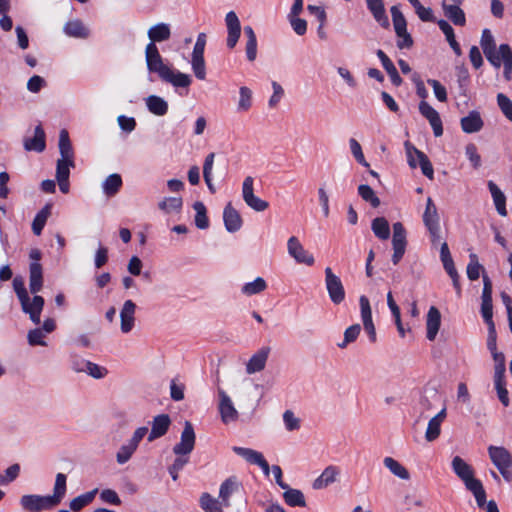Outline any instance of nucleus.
Listing matches in <instances>:
<instances>
[{"label":"nucleus","instance_id":"f257e3e1","mask_svg":"<svg viewBox=\"0 0 512 512\" xmlns=\"http://www.w3.org/2000/svg\"><path fill=\"white\" fill-rule=\"evenodd\" d=\"M145 60L149 73L157 74L158 77L174 87L187 88L192 83L190 75L174 70L166 64L154 43H148L145 48Z\"/></svg>","mask_w":512,"mask_h":512},{"label":"nucleus","instance_id":"f03ea898","mask_svg":"<svg viewBox=\"0 0 512 512\" xmlns=\"http://www.w3.org/2000/svg\"><path fill=\"white\" fill-rule=\"evenodd\" d=\"M451 467L466 489L474 495L477 505L483 507L486 504V492L481 481L474 477L472 466L460 456H455L451 461Z\"/></svg>","mask_w":512,"mask_h":512},{"label":"nucleus","instance_id":"7ed1b4c3","mask_svg":"<svg viewBox=\"0 0 512 512\" xmlns=\"http://www.w3.org/2000/svg\"><path fill=\"white\" fill-rule=\"evenodd\" d=\"M12 285L20 302L22 312L28 315L29 319L35 325H39L41 322V313L45 304L44 298L40 295H34L31 298L21 276H16L13 279Z\"/></svg>","mask_w":512,"mask_h":512},{"label":"nucleus","instance_id":"20e7f679","mask_svg":"<svg viewBox=\"0 0 512 512\" xmlns=\"http://www.w3.org/2000/svg\"><path fill=\"white\" fill-rule=\"evenodd\" d=\"M206 42V34L203 32L199 33L191 54V69L195 77L199 80H204L206 78V64L204 59Z\"/></svg>","mask_w":512,"mask_h":512},{"label":"nucleus","instance_id":"39448f33","mask_svg":"<svg viewBox=\"0 0 512 512\" xmlns=\"http://www.w3.org/2000/svg\"><path fill=\"white\" fill-rule=\"evenodd\" d=\"M19 505L24 512H43L56 506L48 495L24 494L19 499Z\"/></svg>","mask_w":512,"mask_h":512},{"label":"nucleus","instance_id":"423d86ee","mask_svg":"<svg viewBox=\"0 0 512 512\" xmlns=\"http://www.w3.org/2000/svg\"><path fill=\"white\" fill-rule=\"evenodd\" d=\"M325 287L331 302L335 305L342 303L345 299V289L339 276L330 267H326Z\"/></svg>","mask_w":512,"mask_h":512},{"label":"nucleus","instance_id":"0eeeda50","mask_svg":"<svg viewBox=\"0 0 512 512\" xmlns=\"http://www.w3.org/2000/svg\"><path fill=\"white\" fill-rule=\"evenodd\" d=\"M480 47L488 60V62L495 68L499 69L501 67L500 61V46L498 49L496 48V42L492 32L489 29H484L482 31L481 39H480Z\"/></svg>","mask_w":512,"mask_h":512},{"label":"nucleus","instance_id":"6e6552de","mask_svg":"<svg viewBox=\"0 0 512 512\" xmlns=\"http://www.w3.org/2000/svg\"><path fill=\"white\" fill-rule=\"evenodd\" d=\"M242 198L251 209L262 212L269 207V203L254 194V179L247 176L242 183Z\"/></svg>","mask_w":512,"mask_h":512},{"label":"nucleus","instance_id":"1a4fd4ad","mask_svg":"<svg viewBox=\"0 0 512 512\" xmlns=\"http://www.w3.org/2000/svg\"><path fill=\"white\" fill-rule=\"evenodd\" d=\"M392 246L393 255L391 260L394 265H397L403 258L407 246L406 230L401 222L393 224Z\"/></svg>","mask_w":512,"mask_h":512},{"label":"nucleus","instance_id":"9d476101","mask_svg":"<svg viewBox=\"0 0 512 512\" xmlns=\"http://www.w3.org/2000/svg\"><path fill=\"white\" fill-rule=\"evenodd\" d=\"M195 432L192 424L185 422L184 429L181 432L180 442L173 447V452L177 456H187L193 451L195 446Z\"/></svg>","mask_w":512,"mask_h":512},{"label":"nucleus","instance_id":"9b49d317","mask_svg":"<svg viewBox=\"0 0 512 512\" xmlns=\"http://www.w3.org/2000/svg\"><path fill=\"white\" fill-rule=\"evenodd\" d=\"M232 450L249 464L259 466L266 477L270 475L269 464L261 452L240 446H234Z\"/></svg>","mask_w":512,"mask_h":512},{"label":"nucleus","instance_id":"f8f14e48","mask_svg":"<svg viewBox=\"0 0 512 512\" xmlns=\"http://www.w3.org/2000/svg\"><path fill=\"white\" fill-rule=\"evenodd\" d=\"M288 254L298 263L312 266L315 263L314 256L309 253L299 239L295 236H291L287 241Z\"/></svg>","mask_w":512,"mask_h":512},{"label":"nucleus","instance_id":"ddd939ff","mask_svg":"<svg viewBox=\"0 0 512 512\" xmlns=\"http://www.w3.org/2000/svg\"><path fill=\"white\" fill-rule=\"evenodd\" d=\"M217 392L219 397L218 410L222 422L228 424L236 421L239 417V413L234 407L230 396L221 388H218Z\"/></svg>","mask_w":512,"mask_h":512},{"label":"nucleus","instance_id":"4468645a","mask_svg":"<svg viewBox=\"0 0 512 512\" xmlns=\"http://www.w3.org/2000/svg\"><path fill=\"white\" fill-rule=\"evenodd\" d=\"M56 329L55 320L47 318L41 327L30 330L27 334V341L30 346H47L45 341L46 335L52 333Z\"/></svg>","mask_w":512,"mask_h":512},{"label":"nucleus","instance_id":"2eb2a0df","mask_svg":"<svg viewBox=\"0 0 512 512\" xmlns=\"http://www.w3.org/2000/svg\"><path fill=\"white\" fill-rule=\"evenodd\" d=\"M360 316L363 323V328L368 334L369 340L375 343L377 340L376 329L372 319V310L367 296L361 295L359 298Z\"/></svg>","mask_w":512,"mask_h":512},{"label":"nucleus","instance_id":"dca6fc26","mask_svg":"<svg viewBox=\"0 0 512 512\" xmlns=\"http://www.w3.org/2000/svg\"><path fill=\"white\" fill-rule=\"evenodd\" d=\"M242 490V483L236 476H230L224 480L219 488V499L228 508L231 505V497Z\"/></svg>","mask_w":512,"mask_h":512},{"label":"nucleus","instance_id":"f3484780","mask_svg":"<svg viewBox=\"0 0 512 512\" xmlns=\"http://www.w3.org/2000/svg\"><path fill=\"white\" fill-rule=\"evenodd\" d=\"M269 354V347H261L257 350L245 364L246 373L252 375L263 371L266 367Z\"/></svg>","mask_w":512,"mask_h":512},{"label":"nucleus","instance_id":"a211bd4d","mask_svg":"<svg viewBox=\"0 0 512 512\" xmlns=\"http://www.w3.org/2000/svg\"><path fill=\"white\" fill-rule=\"evenodd\" d=\"M136 304L132 300H126L120 310V330L128 334L135 326Z\"/></svg>","mask_w":512,"mask_h":512},{"label":"nucleus","instance_id":"6ab92c4d","mask_svg":"<svg viewBox=\"0 0 512 512\" xmlns=\"http://www.w3.org/2000/svg\"><path fill=\"white\" fill-rule=\"evenodd\" d=\"M419 112L429 121L434 135L436 137L441 136L443 134V126L439 113L424 100L419 104Z\"/></svg>","mask_w":512,"mask_h":512},{"label":"nucleus","instance_id":"aec40b11","mask_svg":"<svg viewBox=\"0 0 512 512\" xmlns=\"http://www.w3.org/2000/svg\"><path fill=\"white\" fill-rule=\"evenodd\" d=\"M23 146L26 151L41 153L46 149V134L41 124L34 129L33 137H25Z\"/></svg>","mask_w":512,"mask_h":512},{"label":"nucleus","instance_id":"412c9836","mask_svg":"<svg viewBox=\"0 0 512 512\" xmlns=\"http://www.w3.org/2000/svg\"><path fill=\"white\" fill-rule=\"evenodd\" d=\"M225 22L227 26V46L232 49L236 46L240 34H241V25L238 16L234 11H230L226 14Z\"/></svg>","mask_w":512,"mask_h":512},{"label":"nucleus","instance_id":"4be33fe9","mask_svg":"<svg viewBox=\"0 0 512 512\" xmlns=\"http://www.w3.org/2000/svg\"><path fill=\"white\" fill-rule=\"evenodd\" d=\"M223 221L224 226L229 233L239 231L243 224L239 212L231 205V203H228L224 208Z\"/></svg>","mask_w":512,"mask_h":512},{"label":"nucleus","instance_id":"5701e85b","mask_svg":"<svg viewBox=\"0 0 512 512\" xmlns=\"http://www.w3.org/2000/svg\"><path fill=\"white\" fill-rule=\"evenodd\" d=\"M488 454L497 469L504 468V466H512V456L506 448L490 445L488 447Z\"/></svg>","mask_w":512,"mask_h":512},{"label":"nucleus","instance_id":"b1692460","mask_svg":"<svg viewBox=\"0 0 512 512\" xmlns=\"http://www.w3.org/2000/svg\"><path fill=\"white\" fill-rule=\"evenodd\" d=\"M441 326V314L438 308L431 306L426 316V337L434 341Z\"/></svg>","mask_w":512,"mask_h":512},{"label":"nucleus","instance_id":"393cba45","mask_svg":"<svg viewBox=\"0 0 512 512\" xmlns=\"http://www.w3.org/2000/svg\"><path fill=\"white\" fill-rule=\"evenodd\" d=\"M63 32L66 36L76 39H87L91 33L90 29L80 19L66 22L63 26Z\"/></svg>","mask_w":512,"mask_h":512},{"label":"nucleus","instance_id":"a878e982","mask_svg":"<svg viewBox=\"0 0 512 512\" xmlns=\"http://www.w3.org/2000/svg\"><path fill=\"white\" fill-rule=\"evenodd\" d=\"M171 424L170 417L167 414H159L153 418L152 428L148 435V441L152 442L157 438L164 436Z\"/></svg>","mask_w":512,"mask_h":512},{"label":"nucleus","instance_id":"bb28decb","mask_svg":"<svg viewBox=\"0 0 512 512\" xmlns=\"http://www.w3.org/2000/svg\"><path fill=\"white\" fill-rule=\"evenodd\" d=\"M340 475V469L337 466L329 465L327 466L323 472L317 477L312 486L316 490L324 489L329 485L336 482L337 477Z\"/></svg>","mask_w":512,"mask_h":512},{"label":"nucleus","instance_id":"cd10ccee","mask_svg":"<svg viewBox=\"0 0 512 512\" xmlns=\"http://www.w3.org/2000/svg\"><path fill=\"white\" fill-rule=\"evenodd\" d=\"M446 408L444 407L440 412H438L434 417H432L427 425V429L425 432V439L428 442H432L436 440L441 433V425L446 418Z\"/></svg>","mask_w":512,"mask_h":512},{"label":"nucleus","instance_id":"c85d7f7f","mask_svg":"<svg viewBox=\"0 0 512 512\" xmlns=\"http://www.w3.org/2000/svg\"><path fill=\"white\" fill-rule=\"evenodd\" d=\"M43 288V270L40 263L31 262L29 265V290L37 295Z\"/></svg>","mask_w":512,"mask_h":512},{"label":"nucleus","instance_id":"c756f323","mask_svg":"<svg viewBox=\"0 0 512 512\" xmlns=\"http://www.w3.org/2000/svg\"><path fill=\"white\" fill-rule=\"evenodd\" d=\"M460 124L463 132L467 134L479 132L484 126L481 115L476 110L470 111L467 116L463 117Z\"/></svg>","mask_w":512,"mask_h":512},{"label":"nucleus","instance_id":"7c9ffc66","mask_svg":"<svg viewBox=\"0 0 512 512\" xmlns=\"http://www.w3.org/2000/svg\"><path fill=\"white\" fill-rule=\"evenodd\" d=\"M367 8L374 19L384 28L389 26V19L385 11L383 0H366Z\"/></svg>","mask_w":512,"mask_h":512},{"label":"nucleus","instance_id":"2f4dec72","mask_svg":"<svg viewBox=\"0 0 512 512\" xmlns=\"http://www.w3.org/2000/svg\"><path fill=\"white\" fill-rule=\"evenodd\" d=\"M145 105L150 113L155 116H164L168 112V102L157 95H150L145 98Z\"/></svg>","mask_w":512,"mask_h":512},{"label":"nucleus","instance_id":"473e14b6","mask_svg":"<svg viewBox=\"0 0 512 512\" xmlns=\"http://www.w3.org/2000/svg\"><path fill=\"white\" fill-rule=\"evenodd\" d=\"M442 9L445 16L455 25L464 26L466 23V17L464 11L460 8V5L447 4L445 1L442 3Z\"/></svg>","mask_w":512,"mask_h":512},{"label":"nucleus","instance_id":"72a5a7b5","mask_svg":"<svg viewBox=\"0 0 512 512\" xmlns=\"http://www.w3.org/2000/svg\"><path fill=\"white\" fill-rule=\"evenodd\" d=\"M487 186L493 198L497 212L501 216H507L506 197L504 193L493 181H488Z\"/></svg>","mask_w":512,"mask_h":512},{"label":"nucleus","instance_id":"f704fd0d","mask_svg":"<svg viewBox=\"0 0 512 512\" xmlns=\"http://www.w3.org/2000/svg\"><path fill=\"white\" fill-rule=\"evenodd\" d=\"M66 475L63 473H58L55 477V483L53 488V494L48 495L50 500L53 502L55 506H58L63 498L66 495L67 485H66Z\"/></svg>","mask_w":512,"mask_h":512},{"label":"nucleus","instance_id":"c9c22d12","mask_svg":"<svg viewBox=\"0 0 512 512\" xmlns=\"http://www.w3.org/2000/svg\"><path fill=\"white\" fill-rule=\"evenodd\" d=\"M199 505L204 512H223L224 508H226L219 497L215 498L208 492L200 495Z\"/></svg>","mask_w":512,"mask_h":512},{"label":"nucleus","instance_id":"e433bc0d","mask_svg":"<svg viewBox=\"0 0 512 512\" xmlns=\"http://www.w3.org/2000/svg\"><path fill=\"white\" fill-rule=\"evenodd\" d=\"M148 37L150 39V43L163 42L170 38L171 30L170 25L167 23H158L152 26L148 30Z\"/></svg>","mask_w":512,"mask_h":512},{"label":"nucleus","instance_id":"4c0bfd02","mask_svg":"<svg viewBox=\"0 0 512 512\" xmlns=\"http://www.w3.org/2000/svg\"><path fill=\"white\" fill-rule=\"evenodd\" d=\"M377 57L382 63L383 68L386 70L387 74L389 75L391 82L399 86L402 83V78L400 77L396 67L394 66L393 62L389 59V57L382 51L377 50L376 52Z\"/></svg>","mask_w":512,"mask_h":512},{"label":"nucleus","instance_id":"58836bf2","mask_svg":"<svg viewBox=\"0 0 512 512\" xmlns=\"http://www.w3.org/2000/svg\"><path fill=\"white\" fill-rule=\"evenodd\" d=\"M52 204L47 203L45 206L37 212L32 222V231L35 235L39 236L42 233L43 228L46 225V222L51 215Z\"/></svg>","mask_w":512,"mask_h":512},{"label":"nucleus","instance_id":"ea45409f","mask_svg":"<svg viewBox=\"0 0 512 512\" xmlns=\"http://www.w3.org/2000/svg\"><path fill=\"white\" fill-rule=\"evenodd\" d=\"M384 466L396 477L402 480H409V471L397 460L392 457H385L383 460Z\"/></svg>","mask_w":512,"mask_h":512},{"label":"nucleus","instance_id":"a19ab883","mask_svg":"<svg viewBox=\"0 0 512 512\" xmlns=\"http://www.w3.org/2000/svg\"><path fill=\"white\" fill-rule=\"evenodd\" d=\"M285 492L283 493L284 501L287 505L291 507H305L306 501L304 494L298 490L293 489L288 486V488L284 489Z\"/></svg>","mask_w":512,"mask_h":512},{"label":"nucleus","instance_id":"79ce46f5","mask_svg":"<svg viewBox=\"0 0 512 512\" xmlns=\"http://www.w3.org/2000/svg\"><path fill=\"white\" fill-rule=\"evenodd\" d=\"M122 186V178L119 174L114 173L109 175L102 183V190L108 197L114 196L118 193Z\"/></svg>","mask_w":512,"mask_h":512},{"label":"nucleus","instance_id":"37998d69","mask_svg":"<svg viewBox=\"0 0 512 512\" xmlns=\"http://www.w3.org/2000/svg\"><path fill=\"white\" fill-rule=\"evenodd\" d=\"M374 235L380 240H387L390 237L389 222L384 217H376L371 223Z\"/></svg>","mask_w":512,"mask_h":512},{"label":"nucleus","instance_id":"c03bdc74","mask_svg":"<svg viewBox=\"0 0 512 512\" xmlns=\"http://www.w3.org/2000/svg\"><path fill=\"white\" fill-rule=\"evenodd\" d=\"M59 152L61 155L60 159L74 160L72 144L66 130H61L59 134Z\"/></svg>","mask_w":512,"mask_h":512},{"label":"nucleus","instance_id":"a18cd8bd","mask_svg":"<svg viewBox=\"0 0 512 512\" xmlns=\"http://www.w3.org/2000/svg\"><path fill=\"white\" fill-rule=\"evenodd\" d=\"M500 54L501 65L504 67V78L510 80L512 74V50L510 46L508 44H501Z\"/></svg>","mask_w":512,"mask_h":512},{"label":"nucleus","instance_id":"49530a36","mask_svg":"<svg viewBox=\"0 0 512 512\" xmlns=\"http://www.w3.org/2000/svg\"><path fill=\"white\" fill-rule=\"evenodd\" d=\"M266 288H267V283H266L265 279L262 277H257L253 281L245 283L241 287V293L245 296L250 297L253 295L260 294Z\"/></svg>","mask_w":512,"mask_h":512},{"label":"nucleus","instance_id":"de8ad7c7","mask_svg":"<svg viewBox=\"0 0 512 512\" xmlns=\"http://www.w3.org/2000/svg\"><path fill=\"white\" fill-rule=\"evenodd\" d=\"M423 222L426 227L440 225L437 207L430 197L427 198L426 208L423 214Z\"/></svg>","mask_w":512,"mask_h":512},{"label":"nucleus","instance_id":"09e8293b","mask_svg":"<svg viewBox=\"0 0 512 512\" xmlns=\"http://www.w3.org/2000/svg\"><path fill=\"white\" fill-rule=\"evenodd\" d=\"M183 206L181 197H164L159 203L158 208L166 214L180 212Z\"/></svg>","mask_w":512,"mask_h":512},{"label":"nucleus","instance_id":"8fccbe9b","mask_svg":"<svg viewBox=\"0 0 512 512\" xmlns=\"http://www.w3.org/2000/svg\"><path fill=\"white\" fill-rule=\"evenodd\" d=\"M97 492L98 489H94L92 491L86 492L73 498L69 503L70 509L74 512L80 511L82 508H84L93 501Z\"/></svg>","mask_w":512,"mask_h":512},{"label":"nucleus","instance_id":"3c124183","mask_svg":"<svg viewBox=\"0 0 512 512\" xmlns=\"http://www.w3.org/2000/svg\"><path fill=\"white\" fill-rule=\"evenodd\" d=\"M193 209L196 212L195 225L199 229H207L209 227V219L207 217V210L203 202L196 201L193 204Z\"/></svg>","mask_w":512,"mask_h":512},{"label":"nucleus","instance_id":"603ef678","mask_svg":"<svg viewBox=\"0 0 512 512\" xmlns=\"http://www.w3.org/2000/svg\"><path fill=\"white\" fill-rule=\"evenodd\" d=\"M252 104L253 99L251 89L246 86H241L239 88V100L237 103V111L246 112L252 107Z\"/></svg>","mask_w":512,"mask_h":512},{"label":"nucleus","instance_id":"864d4df0","mask_svg":"<svg viewBox=\"0 0 512 512\" xmlns=\"http://www.w3.org/2000/svg\"><path fill=\"white\" fill-rule=\"evenodd\" d=\"M358 194L364 201L370 203L372 207L377 208L380 205V199L369 185H359Z\"/></svg>","mask_w":512,"mask_h":512},{"label":"nucleus","instance_id":"5fc2aeb1","mask_svg":"<svg viewBox=\"0 0 512 512\" xmlns=\"http://www.w3.org/2000/svg\"><path fill=\"white\" fill-rule=\"evenodd\" d=\"M391 15L393 19L395 33L397 36H401V33L407 31L406 20L397 6L391 7Z\"/></svg>","mask_w":512,"mask_h":512},{"label":"nucleus","instance_id":"6e6d98bb","mask_svg":"<svg viewBox=\"0 0 512 512\" xmlns=\"http://www.w3.org/2000/svg\"><path fill=\"white\" fill-rule=\"evenodd\" d=\"M137 447L131 444L129 441L119 448L116 453V461L118 464L123 465L126 464L136 452Z\"/></svg>","mask_w":512,"mask_h":512},{"label":"nucleus","instance_id":"4d7b16f0","mask_svg":"<svg viewBox=\"0 0 512 512\" xmlns=\"http://www.w3.org/2000/svg\"><path fill=\"white\" fill-rule=\"evenodd\" d=\"M361 331V326L359 324H353L349 326L344 331V339L342 342H339L337 346L340 349H344L348 346V344L353 343L358 338Z\"/></svg>","mask_w":512,"mask_h":512},{"label":"nucleus","instance_id":"13d9d810","mask_svg":"<svg viewBox=\"0 0 512 512\" xmlns=\"http://www.w3.org/2000/svg\"><path fill=\"white\" fill-rule=\"evenodd\" d=\"M415 152H416V157L418 159L419 167L421 168L422 173L427 178L432 180L434 178V169H433L432 163L430 162L429 158L427 157L426 154H424L420 150H415Z\"/></svg>","mask_w":512,"mask_h":512},{"label":"nucleus","instance_id":"bf43d9fd","mask_svg":"<svg viewBox=\"0 0 512 512\" xmlns=\"http://www.w3.org/2000/svg\"><path fill=\"white\" fill-rule=\"evenodd\" d=\"M469 259L470 261L467 265V277L470 280L475 281L479 278L480 272L483 270V267L482 265H480L476 254H470Z\"/></svg>","mask_w":512,"mask_h":512},{"label":"nucleus","instance_id":"052dcab7","mask_svg":"<svg viewBox=\"0 0 512 512\" xmlns=\"http://www.w3.org/2000/svg\"><path fill=\"white\" fill-rule=\"evenodd\" d=\"M74 167V160L58 159L56 165V179H69L70 169Z\"/></svg>","mask_w":512,"mask_h":512},{"label":"nucleus","instance_id":"680f3d73","mask_svg":"<svg viewBox=\"0 0 512 512\" xmlns=\"http://www.w3.org/2000/svg\"><path fill=\"white\" fill-rule=\"evenodd\" d=\"M349 147H350V151H351L353 157L355 158V160L360 165H362L364 167H369V163L366 161V159L364 157L362 147L356 139H354V138L349 139Z\"/></svg>","mask_w":512,"mask_h":512},{"label":"nucleus","instance_id":"e2e57ef3","mask_svg":"<svg viewBox=\"0 0 512 512\" xmlns=\"http://www.w3.org/2000/svg\"><path fill=\"white\" fill-rule=\"evenodd\" d=\"M283 422L285 429L289 432L296 431L300 429V419L296 417L293 411L286 410L283 413Z\"/></svg>","mask_w":512,"mask_h":512},{"label":"nucleus","instance_id":"0e129e2a","mask_svg":"<svg viewBox=\"0 0 512 512\" xmlns=\"http://www.w3.org/2000/svg\"><path fill=\"white\" fill-rule=\"evenodd\" d=\"M497 104L505 117L512 122V101L505 94L499 93Z\"/></svg>","mask_w":512,"mask_h":512},{"label":"nucleus","instance_id":"69168bd1","mask_svg":"<svg viewBox=\"0 0 512 512\" xmlns=\"http://www.w3.org/2000/svg\"><path fill=\"white\" fill-rule=\"evenodd\" d=\"M20 465L12 464L5 470V475H0V485H6L13 482L20 474Z\"/></svg>","mask_w":512,"mask_h":512},{"label":"nucleus","instance_id":"338daca9","mask_svg":"<svg viewBox=\"0 0 512 512\" xmlns=\"http://www.w3.org/2000/svg\"><path fill=\"white\" fill-rule=\"evenodd\" d=\"M465 154L475 169L481 166V156L475 144L469 143L465 148Z\"/></svg>","mask_w":512,"mask_h":512},{"label":"nucleus","instance_id":"774afa93","mask_svg":"<svg viewBox=\"0 0 512 512\" xmlns=\"http://www.w3.org/2000/svg\"><path fill=\"white\" fill-rule=\"evenodd\" d=\"M84 372L95 379H102L108 373V371L105 367H102V366H100L96 363L90 362V361L88 362V365Z\"/></svg>","mask_w":512,"mask_h":512}]
</instances>
